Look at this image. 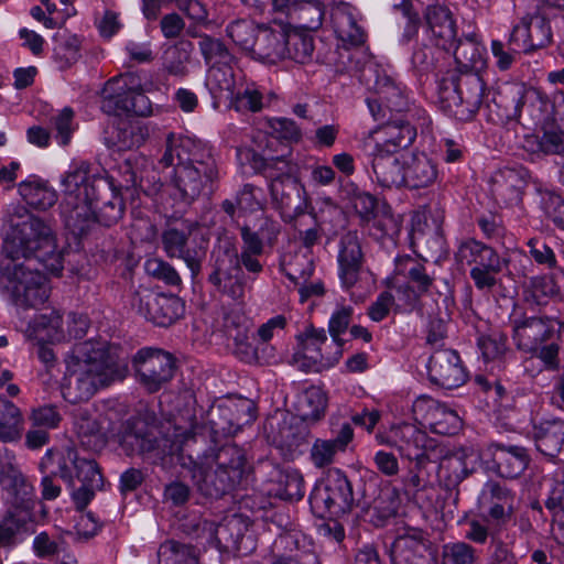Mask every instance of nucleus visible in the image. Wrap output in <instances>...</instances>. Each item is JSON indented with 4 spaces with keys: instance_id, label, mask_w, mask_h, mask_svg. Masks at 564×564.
I'll return each mask as SVG.
<instances>
[{
    "instance_id": "nucleus-19",
    "label": "nucleus",
    "mask_w": 564,
    "mask_h": 564,
    "mask_svg": "<svg viewBox=\"0 0 564 564\" xmlns=\"http://www.w3.org/2000/svg\"><path fill=\"white\" fill-rule=\"evenodd\" d=\"M189 236L188 227L169 226L161 235V243L167 258H177L184 261L194 280L202 271L206 258V247L203 245L191 246Z\"/></svg>"
},
{
    "instance_id": "nucleus-62",
    "label": "nucleus",
    "mask_w": 564,
    "mask_h": 564,
    "mask_svg": "<svg viewBox=\"0 0 564 564\" xmlns=\"http://www.w3.org/2000/svg\"><path fill=\"white\" fill-rule=\"evenodd\" d=\"M145 271L167 285L177 286L182 283V279L175 268L162 259L152 258L147 260Z\"/></svg>"
},
{
    "instance_id": "nucleus-35",
    "label": "nucleus",
    "mask_w": 564,
    "mask_h": 564,
    "mask_svg": "<svg viewBox=\"0 0 564 564\" xmlns=\"http://www.w3.org/2000/svg\"><path fill=\"white\" fill-rule=\"evenodd\" d=\"M285 29L282 25L279 29L260 28L251 56L271 64L285 58Z\"/></svg>"
},
{
    "instance_id": "nucleus-24",
    "label": "nucleus",
    "mask_w": 564,
    "mask_h": 564,
    "mask_svg": "<svg viewBox=\"0 0 564 564\" xmlns=\"http://www.w3.org/2000/svg\"><path fill=\"white\" fill-rule=\"evenodd\" d=\"M275 12L284 14L290 24L316 31L324 21L325 9L319 0H271Z\"/></svg>"
},
{
    "instance_id": "nucleus-42",
    "label": "nucleus",
    "mask_w": 564,
    "mask_h": 564,
    "mask_svg": "<svg viewBox=\"0 0 564 564\" xmlns=\"http://www.w3.org/2000/svg\"><path fill=\"white\" fill-rule=\"evenodd\" d=\"M23 419L21 411L12 402L0 397V440L15 442L21 438Z\"/></svg>"
},
{
    "instance_id": "nucleus-25",
    "label": "nucleus",
    "mask_w": 564,
    "mask_h": 564,
    "mask_svg": "<svg viewBox=\"0 0 564 564\" xmlns=\"http://www.w3.org/2000/svg\"><path fill=\"white\" fill-rule=\"evenodd\" d=\"M430 380L445 389H454L466 381V371L458 354L452 349L436 350L427 365Z\"/></svg>"
},
{
    "instance_id": "nucleus-48",
    "label": "nucleus",
    "mask_w": 564,
    "mask_h": 564,
    "mask_svg": "<svg viewBox=\"0 0 564 564\" xmlns=\"http://www.w3.org/2000/svg\"><path fill=\"white\" fill-rule=\"evenodd\" d=\"M400 496L393 487H382L372 500L370 509L377 518V525H382L388 519L394 517L400 507Z\"/></svg>"
},
{
    "instance_id": "nucleus-41",
    "label": "nucleus",
    "mask_w": 564,
    "mask_h": 564,
    "mask_svg": "<svg viewBox=\"0 0 564 564\" xmlns=\"http://www.w3.org/2000/svg\"><path fill=\"white\" fill-rule=\"evenodd\" d=\"M327 395L321 387H308L299 399V414L303 421L316 422L325 415Z\"/></svg>"
},
{
    "instance_id": "nucleus-1",
    "label": "nucleus",
    "mask_w": 564,
    "mask_h": 564,
    "mask_svg": "<svg viewBox=\"0 0 564 564\" xmlns=\"http://www.w3.org/2000/svg\"><path fill=\"white\" fill-rule=\"evenodd\" d=\"M64 361L61 391L69 403L88 401L99 390L122 381L128 375L121 348L102 339L75 344Z\"/></svg>"
},
{
    "instance_id": "nucleus-37",
    "label": "nucleus",
    "mask_w": 564,
    "mask_h": 564,
    "mask_svg": "<svg viewBox=\"0 0 564 564\" xmlns=\"http://www.w3.org/2000/svg\"><path fill=\"white\" fill-rule=\"evenodd\" d=\"M18 191L25 203L35 209L46 210L57 202L56 191L40 177L30 176L18 185Z\"/></svg>"
},
{
    "instance_id": "nucleus-6",
    "label": "nucleus",
    "mask_w": 564,
    "mask_h": 564,
    "mask_svg": "<svg viewBox=\"0 0 564 564\" xmlns=\"http://www.w3.org/2000/svg\"><path fill=\"white\" fill-rule=\"evenodd\" d=\"M511 338L516 348L538 358L547 371L561 367V333L563 323L558 317L544 313L521 314L511 321Z\"/></svg>"
},
{
    "instance_id": "nucleus-49",
    "label": "nucleus",
    "mask_w": 564,
    "mask_h": 564,
    "mask_svg": "<svg viewBox=\"0 0 564 564\" xmlns=\"http://www.w3.org/2000/svg\"><path fill=\"white\" fill-rule=\"evenodd\" d=\"M206 85L212 94L219 97L226 94V97L228 98L237 86L235 74L229 63L210 66L206 78Z\"/></svg>"
},
{
    "instance_id": "nucleus-26",
    "label": "nucleus",
    "mask_w": 564,
    "mask_h": 564,
    "mask_svg": "<svg viewBox=\"0 0 564 564\" xmlns=\"http://www.w3.org/2000/svg\"><path fill=\"white\" fill-rule=\"evenodd\" d=\"M490 459L487 467L498 476L508 479L519 477L528 467L530 457L527 449L518 445L491 444L487 448Z\"/></svg>"
},
{
    "instance_id": "nucleus-47",
    "label": "nucleus",
    "mask_w": 564,
    "mask_h": 564,
    "mask_svg": "<svg viewBox=\"0 0 564 564\" xmlns=\"http://www.w3.org/2000/svg\"><path fill=\"white\" fill-rule=\"evenodd\" d=\"M230 106L238 112H258L263 107V97L253 83L240 84L228 97Z\"/></svg>"
},
{
    "instance_id": "nucleus-33",
    "label": "nucleus",
    "mask_w": 564,
    "mask_h": 564,
    "mask_svg": "<svg viewBox=\"0 0 564 564\" xmlns=\"http://www.w3.org/2000/svg\"><path fill=\"white\" fill-rule=\"evenodd\" d=\"M424 18L435 44L444 50H451L456 41V25L449 9L441 4L429 6Z\"/></svg>"
},
{
    "instance_id": "nucleus-56",
    "label": "nucleus",
    "mask_w": 564,
    "mask_h": 564,
    "mask_svg": "<svg viewBox=\"0 0 564 564\" xmlns=\"http://www.w3.org/2000/svg\"><path fill=\"white\" fill-rule=\"evenodd\" d=\"M525 21L531 52L547 46L552 41V31L549 21L540 14L527 15Z\"/></svg>"
},
{
    "instance_id": "nucleus-53",
    "label": "nucleus",
    "mask_w": 564,
    "mask_h": 564,
    "mask_svg": "<svg viewBox=\"0 0 564 564\" xmlns=\"http://www.w3.org/2000/svg\"><path fill=\"white\" fill-rule=\"evenodd\" d=\"M427 427L435 434H455L460 429V419L456 411L440 403Z\"/></svg>"
},
{
    "instance_id": "nucleus-3",
    "label": "nucleus",
    "mask_w": 564,
    "mask_h": 564,
    "mask_svg": "<svg viewBox=\"0 0 564 564\" xmlns=\"http://www.w3.org/2000/svg\"><path fill=\"white\" fill-rule=\"evenodd\" d=\"M8 221L10 231L2 245L6 257L13 262L33 257L50 272L58 275L63 270V254L57 249L52 227L20 205L13 206L9 212Z\"/></svg>"
},
{
    "instance_id": "nucleus-57",
    "label": "nucleus",
    "mask_w": 564,
    "mask_h": 564,
    "mask_svg": "<svg viewBox=\"0 0 564 564\" xmlns=\"http://www.w3.org/2000/svg\"><path fill=\"white\" fill-rule=\"evenodd\" d=\"M249 329L250 322L247 316L239 308H231L224 312L218 332L231 340L241 334L249 333Z\"/></svg>"
},
{
    "instance_id": "nucleus-32",
    "label": "nucleus",
    "mask_w": 564,
    "mask_h": 564,
    "mask_svg": "<svg viewBox=\"0 0 564 564\" xmlns=\"http://www.w3.org/2000/svg\"><path fill=\"white\" fill-rule=\"evenodd\" d=\"M441 454L425 455V457L409 460L410 465L401 478L404 492L415 501L421 500V495L433 489L429 466L437 463Z\"/></svg>"
},
{
    "instance_id": "nucleus-43",
    "label": "nucleus",
    "mask_w": 564,
    "mask_h": 564,
    "mask_svg": "<svg viewBox=\"0 0 564 564\" xmlns=\"http://www.w3.org/2000/svg\"><path fill=\"white\" fill-rule=\"evenodd\" d=\"M395 272L408 279V284L422 294L427 293L433 284V278L426 273L425 267L409 256L397 261Z\"/></svg>"
},
{
    "instance_id": "nucleus-8",
    "label": "nucleus",
    "mask_w": 564,
    "mask_h": 564,
    "mask_svg": "<svg viewBox=\"0 0 564 564\" xmlns=\"http://www.w3.org/2000/svg\"><path fill=\"white\" fill-rule=\"evenodd\" d=\"M0 288L21 308H35L43 305L50 296L46 278L37 269L20 263L7 264L1 269Z\"/></svg>"
},
{
    "instance_id": "nucleus-12",
    "label": "nucleus",
    "mask_w": 564,
    "mask_h": 564,
    "mask_svg": "<svg viewBox=\"0 0 564 564\" xmlns=\"http://www.w3.org/2000/svg\"><path fill=\"white\" fill-rule=\"evenodd\" d=\"M310 503L313 511L321 518L346 514L354 503L350 481L340 469L332 470L323 482L314 487Z\"/></svg>"
},
{
    "instance_id": "nucleus-7",
    "label": "nucleus",
    "mask_w": 564,
    "mask_h": 564,
    "mask_svg": "<svg viewBox=\"0 0 564 564\" xmlns=\"http://www.w3.org/2000/svg\"><path fill=\"white\" fill-rule=\"evenodd\" d=\"M485 84L477 73L449 70L437 84L440 108L459 121L474 119L482 105Z\"/></svg>"
},
{
    "instance_id": "nucleus-58",
    "label": "nucleus",
    "mask_w": 564,
    "mask_h": 564,
    "mask_svg": "<svg viewBox=\"0 0 564 564\" xmlns=\"http://www.w3.org/2000/svg\"><path fill=\"white\" fill-rule=\"evenodd\" d=\"M124 212V205L122 202V198L119 197L117 194H112V198L106 203L102 204V206L99 208L98 213L95 212V204L93 205V213H94V226L91 229L96 226V224H100L106 227H110L118 223L119 219H121Z\"/></svg>"
},
{
    "instance_id": "nucleus-61",
    "label": "nucleus",
    "mask_w": 564,
    "mask_h": 564,
    "mask_svg": "<svg viewBox=\"0 0 564 564\" xmlns=\"http://www.w3.org/2000/svg\"><path fill=\"white\" fill-rule=\"evenodd\" d=\"M189 52L184 46H173L165 52L164 69L173 76L184 77L187 75V63Z\"/></svg>"
},
{
    "instance_id": "nucleus-29",
    "label": "nucleus",
    "mask_w": 564,
    "mask_h": 564,
    "mask_svg": "<svg viewBox=\"0 0 564 564\" xmlns=\"http://www.w3.org/2000/svg\"><path fill=\"white\" fill-rule=\"evenodd\" d=\"M529 176L524 167L501 169L492 175L491 194L498 203L518 205L522 200V189Z\"/></svg>"
},
{
    "instance_id": "nucleus-28",
    "label": "nucleus",
    "mask_w": 564,
    "mask_h": 564,
    "mask_svg": "<svg viewBox=\"0 0 564 564\" xmlns=\"http://www.w3.org/2000/svg\"><path fill=\"white\" fill-rule=\"evenodd\" d=\"M479 453L471 446L460 447L451 453H444L441 445L438 474L447 487L459 485L477 466Z\"/></svg>"
},
{
    "instance_id": "nucleus-44",
    "label": "nucleus",
    "mask_w": 564,
    "mask_h": 564,
    "mask_svg": "<svg viewBox=\"0 0 564 564\" xmlns=\"http://www.w3.org/2000/svg\"><path fill=\"white\" fill-rule=\"evenodd\" d=\"M158 564H198V557L192 545L167 540L158 549Z\"/></svg>"
},
{
    "instance_id": "nucleus-23",
    "label": "nucleus",
    "mask_w": 564,
    "mask_h": 564,
    "mask_svg": "<svg viewBox=\"0 0 564 564\" xmlns=\"http://www.w3.org/2000/svg\"><path fill=\"white\" fill-rule=\"evenodd\" d=\"M431 542L421 529H406L392 545L393 564H431Z\"/></svg>"
},
{
    "instance_id": "nucleus-14",
    "label": "nucleus",
    "mask_w": 564,
    "mask_h": 564,
    "mask_svg": "<svg viewBox=\"0 0 564 564\" xmlns=\"http://www.w3.org/2000/svg\"><path fill=\"white\" fill-rule=\"evenodd\" d=\"M296 171L297 165L286 155L263 160L261 172L276 208L289 209L300 198L301 186L294 177Z\"/></svg>"
},
{
    "instance_id": "nucleus-5",
    "label": "nucleus",
    "mask_w": 564,
    "mask_h": 564,
    "mask_svg": "<svg viewBox=\"0 0 564 564\" xmlns=\"http://www.w3.org/2000/svg\"><path fill=\"white\" fill-rule=\"evenodd\" d=\"M250 473L245 449L236 444H225L194 463L192 479L202 495L220 498L241 487Z\"/></svg>"
},
{
    "instance_id": "nucleus-64",
    "label": "nucleus",
    "mask_w": 564,
    "mask_h": 564,
    "mask_svg": "<svg viewBox=\"0 0 564 564\" xmlns=\"http://www.w3.org/2000/svg\"><path fill=\"white\" fill-rule=\"evenodd\" d=\"M475 550L467 543L446 544L443 549V564H473Z\"/></svg>"
},
{
    "instance_id": "nucleus-45",
    "label": "nucleus",
    "mask_w": 564,
    "mask_h": 564,
    "mask_svg": "<svg viewBox=\"0 0 564 564\" xmlns=\"http://www.w3.org/2000/svg\"><path fill=\"white\" fill-rule=\"evenodd\" d=\"M375 89L379 98L384 101L389 111L401 112L408 107V98L403 88L387 75L378 76Z\"/></svg>"
},
{
    "instance_id": "nucleus-16",
    "label": "nucleus",
    "mask_w": 564,
    "mask_h": 564,
    "mask_svg": "<svg viewBox=\"0 0 564 564\" xmlns=\"http://www.w3.org/2000/svg\"><path fill=\"white\" fill-rule=\"evenodd\" d=\"M132 366L140 384L153 393L173 378L175 360L161 349L142 348L133 357Z\"/></svg>"
},
{
    "instance_id": "nucleus-17",
    "label": "nucleus",
    "mask_w": 564,
    "mask_h": 564,
    "mask_svg": "<svg viewBox=\"0 0 564 564\" xmlns=\"http://www.w3.org/2000/svg\"><path fill=\"white\" fill-rule=\"evenodd\" d=\"M131 306L147 321L162 327L173 324L184 314V303L178 296L155 293L149 289L138 290Z\"/></svg>"
},
{
    "instance_id": "nucleus-63",
    "label": "nucleus",
    "mask_w": 564,
    "mask_h": 564,
    "mask_svg": "<svg viewBox=\"0 0 564 564\" xmlns=\"http://www.w3.org/2000/svg\"><path fill=\"white\" fill-rule=\"evenodd\" d=\"M478 346L486 359H496L508 350V337L501 332H492L478 339Z\"/></svg>"
},
{
    "instance_id": "nucleus-38",
    "label": "nucleus",
    "mask_w": 564,
    "mask_h": 564,
    "mask_svg": "<svg viewBox=\"0 0 564 564\" xmlns=\"http://www.w3.org/2000/svg\"><path fill=\"white\" fill-rule=\"evenodd\" d=\"M412 116L409 113L405 119L395 118L386 122L382 128L384 134L383 143H377L376 145H383L384 149H390L393 153L399 149L410 147L417 134L416 128L410 121Z\"/></svg>"
},
{
    "instance_id": "nucleus-15",
    "label": "nucleus",
    "mask_w": 564,
    "mask_h": 564,
    "mask_svg": "<svg viewBox=\"0 0 564 564\" xmlns=\"http://www.w3.org/2000/svg\"><path fill=\"white\" fill-rule=\"evenodd\" d=\"M119 445L128 456L156 457L166 454L167 440L159 436V430L143 419L126 421L118 434Z\"/></svg>"
},
{
    "instance_id": "nucleus-4",
    "label": "nucleus",
    "mask_w": 564,
    "mask_h": 564,
    "mask_svg": "<svg viewBox=\"0 0 564 564\" xmlns=\"http://www.w3.org/2000/svg\"><path fill=\"white\" fill-rule=\"evenodd\" d=\"M111 185L85 161L69 165L62 178L59 208L66 228L75 237H83L91 230L95 220L93 205L98 200L101 187L110 189Z\"/></svg>"
},
{
    "instance_id": "nucleus-39",
    "label": "nucleus",
    "mask_w": 564,
    "mask_h": 564,
    "mask_svg": "<svg viewBox=\"0 0 564 564\" xmlns=\"http://www.w3.org/2000/svg\"><path fill=\"white\" fill-rule=\"evenodd\" d=\"M534 440L538 451L543 455L556 456L564 444V421H543L534 426Z\"/></svg>"
},
{
    "instance_id": "nucleus-59",
    "label": "nucleus",
    "mask_w": 564,
    "mask_h": 564,
    "mask_svg": "<svg viewBox=\"0 0 564 564\" xmlns=\"http://www.w3.org/2000/svg\"><path fill=\"white\" fill-rule=\"evenodd\" d=\"M354 308L351 306L337 307L328 322V332L333 338V346H338L343 350L344 340L340 335L344 334L352 318Z\"/></svg>"
},
{
    "instance_id": "nucleus-40",
    "label": "nucleus",
    "mask_w": 564,
    "mask_h": 564,
    "mask_svg": "<svg viewBox=\"0 0 564 564\" xmlns=\"http://www.w3.org/2000/svg\"><path fill=\"white\" fill-rule=\"evenodd\" d=\"M62 316L57 311L40 314L28 325L26 335L37 343L61 341L64 338Z\"/></svg>"
},
{
    "instance_id": "nucleus-20",
    "label": "nucleus",
    "mask_w": 564,
    "mask_h": 564,
    "mask_svg": "<svg viewBox=\"0 0 564 564\" xmlns=\"http://www.w3.org/2000/svg\"><path fill=\"white\" fill-rule=\"evenodd\" d=\"M0 485L8 505L14 509L31 508L34 488L20 470L13 455H7L0 462Z\"/></svg>"
},
{
    "instance_id": "nucleus-36",
    "label": "nucleus",
    "mask_w": 564,
    "mask_h": 564,
    "mask_svg": "<svg viewBox=\"0 0 564 564\" xmlns=\"http://www.w3.org/2000/svg\"><path fill=\"white\" fill-rule=\"evenodd\" d=\"M74 430L82 445L90 451H98L106 444L99 415L87 409H80L74 419Z\"/></svg>"
},
{
    "instance_id": "nucleus-54",
    "label": "nucleus",
    "mask_w": 564,
    "mask_h": 564,
    "mask_svg": "<svg viewBox=\"0 0 564 564\" xmlns=\"http://www.w3.org/2000/svg\"><path fill=\"white\" fill-rule=\"evenodd\" d=\"M198 46L206 64L210 66L227 64L232 59L228 48L218 39L212 37L209 35H202L199 37Z\"/></svg>"
},
{
    "instance_id": "nucleus-50",
    "label": "nucleus",
    "mask_w": 564,
    "mask_h": 564,
    "mask_svg": "<svg viewBox=\"0 0 564 564\" xmlns=\"http://www.w3.org/2000/svg\"><path fill=\"white\" fill-rule=\"evenodd\" d=\"M224 415L228 417L229 430L237 432L242 426L251 424L256 420V409L248 399L230 402L223 408Z\"/></svg>"
},
{
    "instance_id": "nucleus-18",
    "label": "nucleus",
    "mask_w": 564,
    "mask_h": 564,
    "mask_svg": "<svg viewBox=\"0 0 564 564\" xmlns=\"http://www.w3.org/2000/svg\"><path fill=\"white\" fill-rule=\"evenodd\" d=\"M296 338V356L304 360L302 365L310 370L318 372L330 368L341 358L343 350L338 346L327 344L326 332L323 328L317 329L310 325Z\"/></svg>"
},
{
    "instance_id": "nucleus-60",
    "label": "nucleus",
    "mask_w": 564,
    "mask_h": 564,
    "mask_svg": "<svg viewBox=\"0 0 564 564\" xmlns=\"http://www.w3.org/2000/svg\"><path fill=\"white\" fill-rule=\"evenodd\" d=\"M540 205L544 214L554 225L564 230V200L562 197L550 191H540Z\"/></svg>"
},
{
    "instance_id": "nucleus-30",
    "label": "nucleus",
    "mask_w": 564,
    "mask_h": 564,
    "mask_svg": "<svg viewBox=\"0 0 564 564\" xmlns=\"http://www.w3.org/2000/svg\"><path fill=\"white\" fill-rule=\"evenodd\" d=\"M372 173L382 187H400L404 184V159L402 161L390 149L375 145L370 153Z\"/></svg>"
},
{
    "instance_id": "nucleus-13",
    "label": "nucleus",
    "mask_w": 564,
    "mask_h": 564,
    "mask_svg": "<svg viewBox=\"0 0 564 564\" xmlns=\"http://www.w3.org/2000/svg\"><path fill=\"white\" fill-rule=\"evenodd\" d=\"M376 441L380 445L395 448L401 457L408 460L425 457V455L441 454V445L436 440L429 437L416 425L406 422L392 425L386 432L377 433Z\"/></svg>"
},
{
    "instance_id": "nucleus-11",
    "label": "nucleus",
    "mask_w": 564,
    "mask_h": 564,
    "mask_svg": "<svg viewBox=\"0 0 564 564\" xmlns=\"http://www.w3.org/2000/svg\"><path fill=\"white\" fill-rule=\"evenodd\" d=\"M455 259L471 267L470 278L480 291H490L497 284V274L503 267L502 258L494 248L474 238L459 242Z\"/></svg>"
},
{
    "instance_id": "nucleus-22",
    "label": "nucleus",
    "mask_w": 564,
    "mask_h": 564,
    "mask_svg": "<svg viewBox=\"0 0 564 564\" xmlns=\"http://www.w3.org/2000/svg\"><path fill=\"white\" fill-rule=\"evenodd\" d=\"M332 28L344 44L360 46L367 40V32L360 24L358 9L348 2H333L329 9Z\"/></svg>"
},
{
    "instance_id": "nucleus-31",
    "label": "nucleus",
    "mask_w": 564,
    "mask_h": 564,
    "mask_svg": "<svg viewBox=\"0 0 564 564\" xmlns=\"http://www.w3.org/2000/svg\"><path fill=\"white\" fill-rule=\"evenodd\" d=\"M354 431L349 423H344L334 438H315L311 449L310 459L316 468H325L336 462L338 454L344 453L352 441Z\"/></svg>"
},
{
    "instance_id": "nucleus-52",
    "label": "nucleus",
    "mask_w": 564,
    "mask_h": 564,
    "mask_svg": "<svg viewBox=\"0 0 564 564\" xmlns=\"http://www.w3.org/2000/svg\"><path fill=\"white\" fill-rule=\"evenodd\" d=\"M259 31L260 28L246 20L235 21L227 26L228 36L250 55L253 53Z\"/></svg>"
},
{
    "instance_id": "nucleus-27",
    "label": "nucleus",
    "mask_w": 564,
    "mask_h": 564,
    "mask_svg": "<svg viewBox=\"0 0 564 564\" xmlns=\"http://www.w3.org/2000/svg\"><path fill=\"white\" fill-rule=\"evenodd\" d=\"M364 252L357 231H347L338 241V275L345 289L352 288L359 280L364 264Z\"/></svg>"
},
{
    "instance_id": "nucleus-2",
    "label": "nucleus",
    "mask_w": 564,
    "mask_h": 564,
    "mask_svg": "<svg viewBox=\"0 0 564 564\" xmlns=\"http://www.w3.org/2000/svg\"><path fill=\"white\" fill-rule=\"evenodd\" d=\"M160 164L172 167L169 175L172 195L186 206L213 194L220 178L213 148L189 138L170 134Z\"/></svg>"
},
{
    "instance_id": "nucleus-21",
    "label": "nucleus",
    "mask_w": 564,
    "mask_h": 564,
    "mask_svg": "<svg viewBox=\"0 0 564 564\" xmlns=\"http://www.w3.org/2000/svg\"><path fill=\"white\" fill-rule=\"evenodd\" d=\"M52 475H58L69 486L75 479L91 487H102L104 479L97 463L88 457H82L74 449H67L57 458V468Z\"/></svg>"
},
{
    "instance_id": "nucleus-10",
    "label": "nucleus",
    "mask_w": 564,
    "mask_h": 564,
    "mask_svg": "<svg viewBox=\"0 0 564 564\" xmlns=\"http://www.w3.org/2000/svg\"><path fill=\"white\" fill-rule=\"evenodd\" d=\"M209 265L208 282L232 300H241L245 295L243 273L238 249L230 239H220L214 246Z\"/></svg>"
},
{
    "instance_id": "nucleus-51",
    "label": "nucleus",
    "mask_w": 564,
    "mask_h": 564,
    "mask_svg": "<svg viewBox=\"0 0 564 564\" xmlns=\"http://www.w3.org/2000/svg\"><path fill=\"white\" fill-rule=\"evenodd\" d=\"M285 39V58H290L302 64L311 58L314 51L312 37L291 31L286 28Z\"/></svg>"
},
{
    "instance_id": "nucleus-34",
    "label": "nucleus",
    "mask_w": 564,
    "mask_h": 564,
    "mask_svg": "<svg viewBox=\"0 0 564 564\" xmlns=\"http://www.w3.org/2000/svg\"><path fill=\"white\" fill-rule=\"evenodd\" d=\"M438 176L436 163L424 153L404 156V184L410 188H424L433 185Z\"/></svg>"
},
{
    "instance_id": "nucleus-46",
    "label": "nucleus",
    "mask_w": 564,
    "mask_h": 564,
    "mask_svg": "<svg viewBox=\"0 0 564 564\" xmlns=\"http://www.w3.org/2000/svg\"><path fill=\"white\" fill-rule=\"evenodd\" d=\"M527 301L538 305L547 303L549 300L560 296L561 288L550 274L530 278L524 285Z\"/></svg>"
},
{
    "instance_id": "nucleus-9",
    "label": "nucleus",
    "mask_w": 564,
    "mask_h": 564,
    "mask_svg": "<svg viewBox=\"0 0 564 564\" xmlns=\"http://www.w3.org/2000/svg\"><path fill=\"white\" fill-rule=\"evenodd\" d=\"M104 91L101 109L108 115L145 117L152 111L141 77L135 73H127L108 80Z\"/></svg>"
},
{
    "instance_id": "nucleus-55",
    "label": "nucleus",
    "mask_w": 564,
    "mask_h": 564,
    "mask_svg": "<svg viewBox=\"0 0 564 564\" xmlns=\"http://www.w3.org/2000/svg\"><path fill=\"white\" fill-rule=\"evenodd\" d=\"M149 132L147 127L140 123H123L116 131L115 145L119 150H130L139 148L144 143Z\"/></svg>"
}]
</instances>
